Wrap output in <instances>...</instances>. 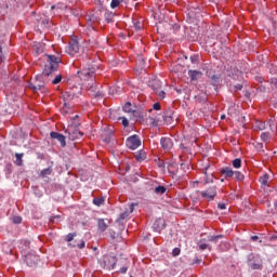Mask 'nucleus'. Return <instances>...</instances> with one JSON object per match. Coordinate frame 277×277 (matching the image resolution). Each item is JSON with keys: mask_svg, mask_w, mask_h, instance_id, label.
I'll return each mask as SVG.
<instances>
[{"mask_svg": "<svg viewBox=\"0 0 277 277\" xmlns=\"http://www.w3.org/2000/svg\"><path fill=\"white\" fill-rule=\"evenodd\" d=\"M163 228H166V220H163L161 217L157 219L153 224V230L155 233H161V230H163Z\"/></svg>", "mask_w": 277, "mask_h": 277, "instance_id": "nucleus-11", "label": "nucleus"}, {"mask_svg": "<svg viewBox=\"0 0 277 277\" xmlns=\"http://www.w3.org/2000/svg\"><path fill=\"white\" fill-rule=\"evenodd\" d=\"M212 3H215V5H219V3H222L224 0H210Z\"/></svg>", "mask_w": 277, "mask_h": 277, "instance_id": "nucleus-58", "label": "nucleus"}, {"mask_svg": "<svg viewBox=\"0 0 277 277\" xmlns=\"http://www.w3.org/2000/svg\"><path fill=\"white\" fill-rule=\"evenodd\" d=\"M75 237H77V233H69L65 240L67 241V243H70V241H72V239H75Z\"/></svg>", "mask_w": 277, "mask_h": 277, "instance_id": "nucleus-34", "label": "nucleus"}, {"mask_svg": "<svg viewBox=\"0 0 277 277\" xmlns=\"http://www.w3.org/2000/svg\"><path fill=\"white\" fill-rule=\"evenodd\" d=\"M50 222H52L53 224H57V222H60V215L52 216V217L50 219Z\"/></svg>", "mask_w": 277, "mask_h": 277, "instance_id": "nucleus-47", "label": "nucleus"}, {"mask_svg": "<svg viewBox=\"0 0 277 277\" xmlns=\"http://www.w3.org/2000/svg\"><path fill=\"white\" fill-rule=\"evenodd\" d=\"M254 147L258 150V153H264L265 151V150H263V143H255Z\"/></svg>", "mask_w": 277, "mask_h": 277, "instance_id": "nucleus-39", "label": "nucleus"}, {"mask_svg": "<svg viewBox=\"0 0 277 277\" xmlns=\"http://www.w3.org/2000/svg\"><path fill=\"white\" fill-rule=\"evenodd\" d=\"M49 65L43 69V77H53V72L60 68V58L55 55H48Z\"/></svg>", "mask_w": 277, "mask_h": 277, "instance_id": "nucleus-3", "label": "nucleus"}, {"mask_svg": "<svg viewBox=\"0 0 277 277\" xmlns=\"http://www.w3.org/2000/svg\"><path fill=\"white\" fill-rule=\"evenodd\" d=\"M50 136L52 140H57L60 142L62 148L66 146V136L64 134L57 133V132H51Z\"/></svg>", "mask_w": 277, "mask_h": 277, "instance_id": "nucleus-13", "label": "nucleus"}, {"mask_svg": "<svg viewBox=\"0 0 277 277\" xmlns=\"http://www.w3.org/2000/svg\"><path fill=\"white\" fill-rule=\"evenodd\" d=\"M123 111L126 114H129L131 116V113L133 111V108H132V105L130 102H127L124 105H123Z\"/></svg>", "mask_w": 277, "mask_h": 277, "instance_id": "nucleus-26", "label": "nucleus"}, {"mask_svg": "<svg viewBox=\"0 0 277 277\" xmlns=\"http://www.w3.org/2000/svg\"><path fill=\"white\" fill-rule=\"evenodd\" d=\"M272 83H274V85H277V80H273Z\"/></svg>", "mask_w": 277, "mask_h": 277, "instance_id": "nucleus-64", "label": "nucleus"}, {"mask_svg": "<svg viewBox=\"0 0 277 277\" xmlns=\"http://www.w3.org/2000/svg\"><path fill=\"white\" fill-rule=\"evenodd\" d=\"M166 192H168V188H166V186L159 185L154 188V194H157V196H161L166 194Z\"/></svg>", "mask_w": 277, "mask_h": 277, "instance_id": "nucleus-24", "label": "nucleus"}, {"mask_svg": "<svg viewBox=\"0 0 277 277\" xmlns=\"http://www.w3.org/2000/svg\"><path fill=\"white\" fill-rule=\"evenodd\" d=\"M126 145L130 150H137L142 146V140H140L137 134H133L127 138Z\"/></svg>", "mask_w": 277, "mask_h": 277, "instance_id": "nucleus-5", "label": "nucleus"}, {"mask_svg": "<svg viewBox=\"0 0 277 277\" xmlns=\"http://www.w3.org/2000/svg\"><path fill=\"white\" fill-rule=\"evenodd\" d=\"M159 168H166V164L162 162L159 164Z\"/></svg>", "mask_w": 277, "mask_h": 277, "instance_id": "nucleus-63", "label": "nucleus"}, {"mask_svg": "<svg viewBox=\"0 0 277 277\" xmlns=\"http://www.w3.org/2000/svg\"><path fill=\"white\" fill-rule=\"evenodd\" d=\"M111 239H116V232L110 233Z\"/></svg>", "mask_w": 277, "mask_h": 277, "instance_id": "nucleus-60", "label": "nucleus"}, {"mask_svg": "<svg viewBox=\"0 0 277 277\" xmlns=\"http://www.w3.org/2000/svg\"><path fill=\"white\" fill-rule=\"evenodd\" d=\"M134 210H135V203H131L129 206V213H133Z\"/></svg>", "mask_w": 277, "mask_h": 277, "instance_id": "nucleus-52", "label": "nucleus"}, {"mask_svg": "<svg viewBox=\"0 0 277 277\" xmlns=\"http://www.w3.org/2000/svg\"><path fill=\"white\" fill-rule=\"evenodd\" d=\"M134 29L135 31H140L142 29V23L140 22L134 23Z\"/></svg>", "mask_w": 277, "mask_h": 277, "instance_id": "nucleus-46", "label": "nucleus"}, {"mask_svg": "<svg viewBox=\"0 0 277 277\" xmlns=\"http://www.w3.org/2000/svg\"><path fill=\"white\" fill-rule=\"evenodd\" d=\"M158 96L159 98H166V91H159Z\"/></svg>", "mask_w": 277, "mask_h": 277, "instance_id": "nucleus-54", "label": "nucleus"}, {"mask_svg": "<svg viewBox=\"0 0 277 277\" xmlns=\"http://www.w3.org/2000/svg\"><path fill=\"white\" fill-rule=\"evenodd\" d=\"M150 120H151L153 127H158L159 126V119L150 117Z\"/></svg>", "mask_w": 277, "mask_h": 277, "instance_id": "nucleus-45", "label": "nucleus"}, {"mask_svg": "<svg viewBox=\"0 0 277 277\" xmlns=\"http://www.w3.org/2000/svg\"><path fill=\"white\" fill-rule=\"evenodd\" d=\"M251 239H252V241H256V240H259V236H252Z\"/></svg>", "mask_w": 277, "mask_h": 277, "instance_id": "nucleus-61", "label": "nucleus"}, {"mask_svg": "<svg viewBox=\"0 0 277 277\" xmlns=\"http://www.w3.org/2000/svg\"><path fill=\"white\" fill-rule=\"evenodd\" d=\"M127 217H129V212L128 211L121 213L119 219L117 220V222H119L120 220H127Z\"/></svg>", "mask_w": 277, "mask_h": 277, "instance_id": "nucleus-43", "label": "nucleus"}, {"mask_svg": "<svg viewBox=\"0 0 277 277\" xmlns=\"http://www.w3.org/2000/svg\"><path fill=\"white\" fill-rule=\"evenodd\" d=\"M153 109H155L156 111H159V109H161V104L155 103V104L153 105Z\"/></svg>", "mask_w": 277, "mask_h": 277, "instance_id": "nucleus-50", "label": "nucleus"}, {"mask_svg": "<svg viewBox=\"0 0 277 277\" xmlns=\"http://www.w3.org/2000/svg\"><path fill=\"white\" fill-rule=\"evenodd\" d=\"M21 222H23V219L21 216L13 217V224H21Z\"/></svg>", "mask_w": 277, "mask_h": 277, "instance_id": "nucleus-44", "label": "nucleus"}, {"mask_svg": "<svg viewBox=\"0 0 277 277\" xmlns=\"http://www.w3.org/2000/svg\"><path fill=\"white\" fill-rule=\"evenodd\" d=\"M206 183H213V176L207 177V179H206Z\"/></svg>", "mask_w": 277, "mask_h": 277, "instance_id": "nucleus-59", "label": "nucleus"}, {"mask_svg": "<svg viewBox=\"0 0 277 277\" xmlns=\"http://www.w3.org/2000/svg\"><path fill=\"white\" fill-rule=\"evenodd\" d=\"M202 198H208V200H214L215 196H217V187L211 186L207 190L201 192Z\"/></svg>", "mask_w": 277, "mask_h": 277, "instance_id": "nucleus-10", "label": "nucleus"}, {"mask_svg": "<svg viewBox=\"0 0 277 277\" xmlns=\"http://www.w3.org/2000/svg\"><path fill=\"white\" fill-rule=\"evenodd\" d=\"M129 1H131V0H119V3H129Z\"/></svg>", "mask_w": 277, "mask_h": 277, "instance_id": "nucleus-62", "label": "nucleus"}, {"mask_svg": "<svg viewBox=\"0 0 277 277\" xmlns=\"http://www.w3.org/2000/svg\"><path fill=\"white\" fill-rule=\"evenodd\" d=\"M104 18L107 23H111L114 21V13L106 11L104 14Z\"/></svg>", "mask_w": 277, "mask_h": 277, "instance_id": "nucleus-25", "label": "nucleus"}, {"mask_svg": "<svg viewBox=\"0 0 277 277\" xmlns=\"http://www.w3.org/2000/svg\"><path fill=\"white\" fill-rule=\"evenodd\" d=\"M101 21V18L98 17V15H89L88 18H87V23L88 25H90L91 29H94V23H98Z\"/></svg>", "mask_w": 277, "mask_h": 277, "instance_id": "nucleus-20", "label": "nucleus"}, {"mask_svg": "<svg viewBox=\"0 0 277 277\" xmlns=\"http://www.w3.org/2000/svg\"><path fill=\"white\" fill-rule=\"evenodd\" d=\"M38 261H40V258L36 252H30L25 255V263L28 267H36L38 265Z\"/></svg>", "mask_w": 277, "mask_h": 277, "instance_id": "nucleus-9", "label": "nucleus"}, {"mask_svg": "<svg viewBox=\"0 0 277 277\" xmlns=\"http://www.w3.org/2000/svg\"><path fill=\"white\" fill-rule=\"evenodd\" d=\"M119 120H122V126L123 127H129V119L127 117H119Z\"/></svg>", "mask_w": 277, "mask_h": 277, "instance_id": "nucleus-42", "label": "nucleus"}, {"mask_svg": "<svg viewBox=\"0 0 277 277\" xmlns=\"http://www.w3.org/2000/svg\"><path fill=\"white\" fill-rule=\"evenodd\" d=\"M116 256L114 255H104L102 260V266L104 269H115L116 267Z\"/></svg>", "mask_w": 277, "mask_h": 277, "instance_id": "nucleus-8", "label": "nucleus"}, {"mask_svg": "<svg viewBox=\"0 0 277 277\" xmlns=\"http://www.w3.org/2000/svg\"><path fill=\"white\" fill-rule=\"evenodd\" d=\"M188 76L190 77L192 81H197V79L202 77V72L198 70H188Z\"/></svg>", "mask_w": 277, "mask_h": 277, "instance_id": "nucleus-22", "label": "nucleus"}, {"mask_svg": "<svg viewBox=\"0 0 277 277\" xmlns=\"http://www.w3.org/2000/svg\"><path fill=\"white\" fill-rule=\"evenodd\" d=\"M210 85H212L213 91L211 90V87H208L206 89V94H217V88L220 83H222V75H212L210 77Z\"/></svg>", "mask_w": 277, "mask_h": 277, "instance_id": "nucleus-4", "label": "nucleus"}, {"mask_svg": "<svg viewBox=\"0 0 277 277\" xmlns=\"http://www.w3.org/2000/svg\"><path fill=\"white\" fill-rule=\"evenodd\" d=\"M81 96V85L72 83V81L68 82V90L64 92L63 100L64 105L69 101H75V98H79Z\"/></svg>", "mask_w": 277, "mask_h": 277, "instance_id": "nucleus-2", "label": "nucleus"}, {"mask_svg": "<svg viewBox=\"0 0 277 277\" xmlns=\"http://www.w3.org/2000/svg\"><path fill=\"white\" fill-rule=\"evenodd\" d=\"M98 65H96L95 62L87 63L81 71H78V76L81 81H88L84 84L85 90H88V92H91L94 98H103V96H105V93H103V91H97L96 81L94 80V75H96Z\"/></svg>", "mask_w": 277, "mask_h": 277, "instance_id": "nucleus-1", "label": "nucleus"}, {"mask_svg": "<svg viewBox=\"0 0 277 277\" xmlns=\"http://www.w3.org/2000/svg\"><path fill=\"white\" fill-rule=\"evenodd\" d=\"M234 88H235V91L237 92L239 90H243V84H236L234 85Z\"/></svg>", "mask_w": 277, "mask_h": 277, "instance_id": "nucleus-53", "label": "nucleus"}, {"mask_svg": "<svg viewBox=\"0 0 277 277\" xmlns=\"http://www.w3.org/2000/svg\"><path fill=\"white\" fill-rule=\"evenodd\" d=\"M269 181V174L265 173L263 176L260 177V183L262 185H267V182Z\"/></svg>", "mask_w": 277, "mask_h": 277, "instance_id": "nucleus-31", "label": "nucleus"}, {"mask_svg": "<svg viewBox=\"0 0 277 277\" xmlns=\"http://www.w3.org/2000/svg\"><path fill=\"white\" fill-rule=\"evenodd\" d=\"M234 176H235L236 181H243V179H245L243 173H241L239 171H235Z\"/></svg>", "mask_w": 277, "mask_h": 277, "instance_id": "nucleus-33", "label": "nucleus"}, {"mask_svg": "<svg viewBox=\"0 0 277 277\" xmlns=\"http://www.w3.org/2000/svg\"><path fill=\"white\" fill-rule=\"evenodd\" d=\"M248 266L252 269H261V267H263V260L261 259V255L250 254L248 256Z\"/></svg>", "mask_w": 277, "mask_h": 277, "instance_id": "nucleus-6", "label": "nucleus"}, {"mask_svg": "<svg viewBox=\"0 0 277 277\" xmlns=\"http://www.w3.org/2000/svg\"><path fill=\"white\" fill-rule=\"evenodd\" d=\"M256 127L260 131H265V129H267V124L263 121L258 122Z\"/></svg>", "mask_w": 277, "mask_h": 277, "instance_id": "nucleus-36", "label": "nucleus"}, {"mask_svg": "<svg viewBox=\"0 0 277 277\" xmlns=\"http://www.w3.org/2000/svg\"><path fill=\"white\" fill-rule=\"evenodd\" d=\"M222 237H224V236L223 235L210 236L208 238V241H212V243H217V240L222 239Z\"/></svg>", "mask_w": 277, "mask_h": 277, "instance_id": "nucleus-32", "label": "nucleus"}, {"mask_svg": "<svg viewBox=\"0 0 277 277\" xmlns=\"http://www.w3.org/2000/svg\"><path fill=\"white\" fill-rule=\"evenodd\" d=\"M130 120H134L135 122H144V115H142L140 110H132L130 114Z\"/></svg>", "mask_w": 277, "mask_h": 277, "instance_id": "nucleus-16", "label": "nucleus"}, {"mask_svg": "<svg viewBox=\"0 0 277 277\" xmlns=\"http://www.w3.org/2000/svg\"><path fill=\"white\" fill-rule=\"evenodd\" d=\"M222 174H224V176H227L228 179L235 176V171H233V169L225 167L221 170Z\"/></svg>", "mask_w": 277, "mask_h": 277, "instance_id": "nucleus-23", "label": "nucleus"}, {"mask_svg": "<svg viewBox=\"0 0 277 277\" xmlns=\"http://www.w3.org/2000/svg\"><path fill=\"white\" fill-rule=\"evenodd\" d=\"M148 85L154 92H157L158 90H161V80L154 78L149 80Z\"/></svg>", "mask_w": 277, "mask_h": 277, "instance_id": "nucleus-17", "label": "nucleus"}, {"mask_svg": "<svg viewBox=\"0 0 277 277\" xmlns=\"http://www.w3.org/2000/svg\"><path fill=\"white\" fill-rule=\"evenodd\" d=\"M52 83L54 85H57V83H62V75H56L55 78L52 80Z\"/></svg>", "mask_w": 277, "mask_h": 277, "instance_id": "nucleus-37", "label": "nucleus"}, {"mask_svg": "<svg viewBox=\"0 0 277 277\" xmlns=\"http://www.w3.org/2000/svg\"><path fill=\"white\" fill-rule=\"evenodd\" d=\"M135 159L136 161H144V159H146V151H138L135 155Z\"/></svg>", "mask_w": 277, "mask_h": 277, "instance_id": "nucleus-29", "label": "nucleus"}, {"mask_svg": "<svg viewBox=\"0 0 277 277\" xmlns=\"http://www.w3.org/2000/svg\"><path fill=\"white\" fill-rule=\"evenodd\" d=\"M233 166H234V168H236V169L241 168V159H240V158L234 159V160H233Z\"/></svg>", "mask_w": 277, "mask_h": 277, "instance_id": "nucleus-35", "label": "nucleus"}, {"mask_svg": "<svg viewBox=\"0 0 277 277\" xmlns=\"http://www.w3.org/2000/svg\"><path fill=\"white\" fill-rule=\"evenodd\" d=\"M29 88H30L34 92H36V93H38V92H45V84H44V82H39V83H36V84L30 83V84H29Z\"/></svg>", "mask_w": 277, "mask_h": 277, "instance_id": "nucleus-19", "label": "nucleus"}, {"mask_svg": "<svg viewBox=\"0 0 277 277\" xmlns=\"http://www.w3.org/2000/svg\"><path fill=\"white\" fill-rule=\"evenodd\" d=\"M70 124H72L74 129H79V122L72 121Z\"/></svg>", "mask_w": 277, "mask_h": 277, "instance_id": "nucleus-57", "label": "nucleus"}, {"mask_svg": "<svg viewBox=\"0 0 277 277\" xmlns=\"http://www.w3.org/2000/svg\"><path fill=\"white\" fill-rule=\"evenodd\" d=\"M68 134L69 140H81L83 134L79 131V128H75V126L69 124L65 131Z\"/></svg>", "mask_w": 277, "mask_h": 277, "instance_id": "nucleus-7", "label": "nucleus"}, {"mask_svg": "<svg viewBox=\"0 0 277 277\" xmlns=\"http://www.w3.org/2000/svg\"><path fill=\"white\" fill-rule=\"evenodd\" d=\"M199 248H200L201 250H207V248H209V245H208V243H200V245H199Z\"/></svg>", "mask_w": 277, "mask_h": 277, "instance_id": "nucleus-55", "label": "nucleus"}, {"mask_svg": "<svg viewBox=\"0 0 277 277\" xmlns=\"http://www.w3.org/2000/svg\"><path fill=\"white\" fill-rule=\"evenodd\" d=\"M217 207H219V209H221V211H224V209H226L225 203H219Z\"/></svg>", "mask_w": 277, "mask_h": 277, "instance_id": "nucleus-56", "label": "nucleus"}, {"mask_svg": "<svg viewBox=\"0 0 277 277\" xmlns=\"http://www.w3.org/2000/svg\"><path fill=\"white\" fill-rule=\"evenodd\" d=\"M97 228L100 233H105L107 228H109V220L107 219H98L97 220Z\"/></svg>", "mask_w": 277, "mask_h": 277, "instance_id": "nucleus-14", "label": "nucleus"}, {"mask_svg": "<svg viewBox=\"0 0 277 277\" xmlns=\"http://www.w3.org/2000/svg\"><path fill=\"white\" fill-rule=\"evenodd\" d=\"M160 144H161L163 150H170V149H172V146H173L172 138H170V137H162L160 140Z\"/></svg>", "mask_w": 277, "mask_h": 277, "instance_id": "nucleus-18", "label": "nucleus"}, {"mask_svg": "<svg viewBox=\"0 0 277 277\" xmlns=\"http://www.w3.org/2000/svg\"><path fill=\"white\" fill-rule=\"evenodd\" d=\"M69 246H71L72 248H79V250H83V248H85V241L80 240L79 243H69Z\"/></svg>", "mask_w": 277, "mask_h": 277, "instance_id": "nucleus-30", "label": "nucleus"}, {"mask_svg": "<svg viewBox=\"0 0 277 277\" xmlns=\"http://www.w3.org/2000/svg\"><path fill=\"white\" fill-rule=\"evenodd\" d=\"M261 140H262V142H267V140H269V133L268 132H263L261 134Z\"/></svg>", "mask_w": 277, "mask_h": 277, "instance_id": "nucleus-41", "label": "nucleus"}, {"mask_svg": "<svg viewBox=\"0 0 277 277\" xmlns=\"http://www.w3.org/2000/svg\"><path fill=\"white\" fill-rule=\"evenodd\" d=\"M68 53L69 55H75L79 53V41L71 40L68 45Z\"/></svg>", "mask_w": 277, "mask_h": 277, "instance_id": "nucleus-15", "label": "nucleus"}, {"mask_svg": "<svg viewBox=\"0 0 277 277\" xmlns=\"http://www.w3.org/2000/svg\"><path fill=\"white\" fill-rule=\"evenodd\" d=\"M129 269V265H126L119 269L120 274H127V271Z\"/></svg>", "mask_w": 277, "mask_h": 277, "instance_id": "nucleus-51", "label": "nucleus"}, {"mask_svg": "<svg viewBox=\"0 0 277 277\" xmlns=\"http://www.w3.org/2000/svg\"><path fill=\"white\" fill-rule=\"evenodd\" d=\"M181 170L187 172V170H189V164L181 163Z\"/></svg>", "mask_w": 277, "mask_h": 277, "instance_id": "nucleus-49", "label": "nucleus"}, {"mask_svg": "<svg viewBox=\"0 0 277 277\" xmlns=\"http://www.w3.org/2000/svg\"><path fill=\"white\" fill-rule=\"evenodd\" d=\"M49 25H51V21H49L48 18H43L37 25V30L42 31L41 29H48Z\"/></svg>", "mask_w": 277, "mask_h": 277, "instance_id": "nucleus-21", "label": "nucleus"}, {"mask_svg": "<svg viewBox=\"0 0 277 277\" xmlns=\"http://www.w3.org/2000/svg\"><path fill=\"white\" fill-rule=\"evenodd\" d=\"M104 203H105V198L103 197L93 199V205H95V207H102V205Z\"/></svg>", "mask_w": 277, "mask_h": 277, "instance_id": "nucleus-28", "label": "nucleus"}, {"mask_svg": "<svg viewBox=\"0 0 277 277\" xmlns=\"http://www.w3.org/2000/svg\"><path fill=\"white\" fill-rule=\"evenodd\" d=\"M51 172H53V170L51 168L43 169L41 171V176H49V174H51Z\"/></svg>", "mask_w": 277, "mask_h": 277, "instance_id": "nucleus-38", "label": "nucleus"}, {"mask_svg": "<svg viewBox=\"0 0 277 277\" xmlns=\"http://www.w3.org/2000/svg\"><path fill=\"white\" fill-rule=\"evenodd\" d=\"M24 155L25 154H18V153H16L15 154V163L17 164V166H23V157H24Z\"/></svg>", "mask_w": 277, "mask_h": 277, "instance_id": "nucleus-27", "label": "nucleus"}, {"mask_svg": "<svg viewBox=\"0 0 277 277\" xmlns=\"http://www.w3.org/2000/svg\"><path fill=\"white\" fill-rule=\"evenodd\" d=\"M172 116H174V110L170 108L164 110V114L162 115L164 124H172V122H174V117Z\"/></svg>", "mask_w": 277, "mask_h": 277, "instance_id": "nucleus-12", "label": "nucleus"}, {"mask_svg": "<svg viewBox=\"0 0 277 277\" xmlns=\"http://www.w3.org/2000/svg\"><path fill=\"white\" fill-rule=\"evenodd\" d=\"M179 254H181V249L174 248L173 251H172V255L173 256H179Z\"/></svg>", "mask_w": 277, "mask_h": 277, "instance_id": "nucleus-48", "label": "nucleus"}, {"mask_svg": "<svg viewBox=\"0 0 277 277\" xmlns=\"http://www.w3.org/2000/svg\"><path fill=\"white\" fill-rule=\"evenodd\" d=\"M118 5H120V0H111L110 8L113 10H116V8H118Z\"/></svg>", "mask_w": 277, "mask_h": 277, "instance_id": "nucleus-40", "label": "nucleus"}]
</instances>
